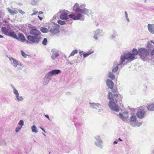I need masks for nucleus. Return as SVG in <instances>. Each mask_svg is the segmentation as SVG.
<instances>
[{"label": "nucleus", "instance_id": "nucleus-33", "mask_svg": "<svg viewBox=\"0 0 154 154\" xmlns=\"http://www.w3.org/2000/svg\"><path fill=\"white\" fill-rule=\"evenodd\" d=\"M14 93L16 95V96H18V95H19L18 91L15 88H14Z\"/></svg>", "mask_w": 154, "mask_h": 154}, {"label": "nucleus", "instance_id": "nucleus-35", "mask_svg": "<svg viewBox=\"0 0 154 154\" xmlns=\"http://www.w3.org/2000/svg\"><path fill=\"white\" fill-rule=\"evenodd\" d=\"M16 97L17 100H19L22 101L23 100V98L21 96L20 97L19 95H18V96H17Z\"/></svg>", "mask_w": 154, "mask_h": 154}, {"label": "nucleus", "instance_id": "nucleus-40", "mask_svg": "<svg viewBox=\"0 0 154 154\" xmlns=\"http://www.w3.org/2000/svg\"><path fill=\"white\" fill-rule=\"evenodd\" d=\"M151 56L154 58V50H152L151 52Z\"/></svg>", "mask_w": 154, "mask_h": 154}, {"label": "nucleus", "instance_id": "nucleus-29", "mask_svg": "<svg viewBox=\"0 0 154 154\" xmlns=\"http://www.w3.org/2000/svg\"><path fill=\"white\" fill-rule=\"evenodd\" d=\"M119 65L118 64L115 67H114L113 68V69H112V72H116L117 71V70H118V69L119 68L118 66Z\"/></svg>", "mask_w": 154, "mask_h": 154}, {"label": "nucleus", "instance_id": "nucleus-45", "mask_svg": "<svg viewBox=\"0 0 154 154\" xmlns=\"http://www.w3.org/2000/svg\"><path fill=\"white\" fill-rule=\"evenodd\" d=\"M94 37L96 39H97V37L96 35H95L94 36Z\"/></svg>", "mask_w": 154, "mask_h": 154}, {"label": "nucleus", "instance_id": "nucleus-53", "mask_svg": "<svg viewBox=\"0 0 154 154\" xmlns=\"http://www.w3.org/2000/svg\"><path fill=\"white\" fill-rule=\"evenodd\" d=\"M151 43H153V44L154 45V42H153L152 41H151Z\"/></svg>", "mask_w": 154, "mask_h": 154}, {"label": "nucleus", "instance_id": "nucleus-13", "mask_svg": "<svg viewBox=\"0 0 154 154\" xmlns=\"http://www.w3.org/2000/svg\"><path fill=\"white\" fill-rule=\"evenodd\" d=\"M73 9H74L76 11L79 12L81 13H83L84 12L83 10L79 8V6L76 4H75L74 6Z\"/></svg>", "mask_w": 154, "mask_h": 154}, {"label": "nucleus", "instance_id": "nucleus-3", "mask_svg": "<svg viewBox=\"0 0 154 154\" xmlns=\"http://www.w3.org/2000/svg\"><path fill=\"white\" fill-rule=\"evenodd\" d=\"M59 26L58 24H56V25L49 28V32L52 34H55L59 32Z\"/></svg>", "mask_w": 154, "mask_h": 154}, {"label": "nucleus", "instance_id": "nucleus-6", "mask_svg": "<svg viewBox=\"0 0 154 154\" xmlns=\"http://www.w3.org/2000/svg\"><path fill=\"white\" fill-rule=\"evenodd\" d=\"M126 59L131 62L135 59V57L129 52L125 54Z\"/></svg>", "mask_w": 154, "mask_h": 154}, {"label": "nucleus", "instance_id": "nucleus-17", "mask_svg": "<svg viewBox=\"0 0 154 154\" xmlns=\"http://www.w3.org/2000/svg\"><path fill=\"white\" fill-rule=\"evenodd\" d=\"M132 54L135 57V56L137 55L138 54H139L138 51L135 48H134L132 51Z\"/></svg>", "mask_w": 154, "mask_h": 154}, {"label": "nucleus", "instance_id": "nucleus-9", "mask_svg": "<svg viewBox=\"0 0 154 154\" xmlns=\"http://www.w3.org/2000/svg\"><path fill=\"white\" fill-rule=\"evenodd\" d=\"M61 72L60 70L59 69L53 70L48 72L47 75L46 76H47L48 77L50 76H51L53 75L57 74L60 73Z\"/></svg>", "mask_w": 154, "mask_h": 154}, {"label": "nucleus", "instance_id": "nucleus-28", "mask_svg": "<svg viewBox=\"0 0 154 154\" xmlns=\"http://www.w3.org/2000/svg\"><path fill=\"white\" fill-rule=\"evenodd\" d=\"M8 30V29L6 28L5 27H2L1 28L2 31L5 34L6 33H7L6 32H7Z\"/></svg>", "mask_w": 154, "mask_h": 154}, {"label": "nucleus", "instance_id": "nucleus-38", "mask_svg": "<svg viewBox=\"0 0 154 154\" xmlns=\"http://www.w3.org/2000/svg\"><path fill=\"white\" fill-rule=\"evenodd\" d=\"M22 126L20 127H17L16 128L15 131L16 133L18 132L21 128Z\"/></svg>", "mask_w": 154, "mask_h": 154}, {"label": "nucleus", "instance_id": "nucleus-44", "mask_svg": "<svg viewBox=\"0 0 154 154\" xmlns=\"http://www.w3.org/2000/svg\"><path fill=\"white\" fill-rule=\"evenodd\" d=\"M45 116L49 120H50V119L49 116L48 115H45Z\"/></svg>", "mask_w": 154, "mask_h": 154}, {"label": "nucleus", "instance_id": "nucleus-48", "mask_svg": "<svg viewBox=\"0 0 154 154\" xmlns=\"http://www.w3.org/2000/svg\"><path fill=\"white\" fill-rule=\"evenodd\" d=\"M125 13L126 17H128V14H127V12H125Z\"/></svg>", "mask_w": 154, "mask_h": 154}, {"label": "nucleus", "instance_id": "nucleus-42", "mask_svg": "<svg viewBox=\"0 0 154 154\" xmlns=\"http://www.w3.org/2000/svg\"><path fill=\"white\" fill-rule=\"evenodd\" d=\"M19 12L22 13V14H23L24 13H25L22 10H20L19 11Z\"/></svg>", "mask_w": 154, "mask_h": 154}, {"label": "nucleus", "instance_id": "nucleus-15", "mask_svg": "<svg viewBox=\"0 0 154 154\" xmlns=\"http://www.w3.org/2000/svg\"><path fill=\"white\" fill-rule=\"evenodd\" d=\"M19 38L21 41L23 42L25 40V38L23 34L22 33H19L18 34Z\"/></svg>", "mask_w": 154, "mask_h": 154}, {"label": "nucleus", "instance_id": "nucleus-22", "mask_svg": "<svg viewBox=\"0 0 154 154\" xmlns=\"http://www.w3.org/2000/svg\"><path fill=\"white\" fill-rule=\"evenodd\" d=\"M109 77L111 79L113 80L115 79V76L111 72H110L109 74Z\"/></svg>", "mask_w": 154, "mask_h": 154}, {"label": "nucleus", "instance_id": "nucleus-37", "mask_svg": "<svg viewBox=\"0 0 154 154\" xmlns=\"http://www.w3.org/2000/svg\"><path fill=\"white\" fill-rule=\"evenodd\" d=\"M23 121L22 120H20L18 123V124L21 125V126L23 125Z\"/></svg>", "mask_w": 154, "mask_h": 154}, {"label": "nucleus", "instance_id": "nucleus-20", "mask_svg": "<svg viewBox=\"0 0 154 154\" xmlns=\"http://www.w3.org/2000/svg\"><path fill=\"white\" fill-rule=\"evenodd\" d=\"M137 118L135 115H132L130 118V122H135Z\"/></svg>", "mask_w": 154, "mask_h": 154}, {"label": "nucleus", "instance_id": "nucleus-43", "mask_svg": "<svg viewBox=\"0 0 154 154\" xmlns=\"http://www.w3.org/2000/svg\"><path fill=\"white\" fill-rule=\"evenodd\" d=\"M38 17L39 18L40 20H42L43 19V18L42 17H40L39 16H38Z\"/></svg>", "mask_w": 154, "mask_h": 154}, {"label": "nucleus", "instance_id": "nucleus-52", "mask_svg": "<svg viewBox=\"0 0 154 154\" xmlns=\"http://www.w3.org/2000/svg\"><path fill=\"white\" fill-rule=\"evenodd\" d=\"M141 124V123H139V125H138V126H139Z\"/></svg>", "mask_w": 154, "mask_h": 154}, {"label": "nucleus", "instance_id": "nucleus-11", "mask_svg": "<svg viewBox=\"0 0 154 154\" xmlns=\"http://www.w3.org/2000/svg\"><path fill=\"white\" fill-rule=\"evenodd\" d=\"M106 84L107 86L110 89H112L114 87V83L112 81L107 79L106 81Z\"/></svg>", "mask_w": 154, "mask_h": 154}, {"label": "nucleus", "instance_id": "nucleus-46", "mask_svg": "<svg viewBox=\"0 0 154 154\" xmlns=\"http://www.w3.org/2000/svg\"><path fill=\"white\" fill-rule=\"evenodd\" d=\"M43 12H42V11H39V12H38V14H43Z\"/></svg>", "mask_w": 154, "mask_h": 154}, {"label": "nucleus", "instance_id": "nucleus-1", "mask_svg": "<svg viewBox=\"0 0 154 154\" xmlns=\"http://www.w3.org/2000/svg\"><path fill=\"white\" fill-rule=\"evenodd\" d=\"M108 99L109 100V106L112 110L116 112H118L119 109V106L116 103L118 101H122V97L119 94H112L109 92L107 95Z\"/></svg>", "mask_w": 154, "mask_h": 154}, {"label": "nucleus", "instance_id": "nucleus-50", "mask_svg": "<svg viewBox=\"0 0 154 154\" xmlns=\"http://www.w3.org/2000/svg\"><path fill=\"white\" fill-rule=\"evenodd\" d=\"M119 140L121 141H122V140L120 138H119Z\"/></svg>", "mask_w": 154, "mask_h": 154}, {"label": "nucleus", "instance_id": "nucleus-27", "mask_svg": "<svg viewBox=\"0 0 154 154\" xmlns=\"http://www.w3.org/2000/svg\"><path fill=\"white\" fill-rule=\"evenodd\" d=\"M78 53V51L77 50H75L73 51L71 53L69 57L73 56H74L75 54Z\"/></svg>", "mask_w": 154, "mask_h": 154}, {"label": "nucleus", "instance_id": "nucleus-31", "mask_svg": "<svg viewBox=\"0 0 154 154\" xmlns=\"http://www.w3.org/2000/svg\"><path fill=\"white\" fill-rule=\"evenodd\" d=\"M57 23L61 25H64L66 24V22L63 21H62L61 20H58L57 22Z\"/></svg>", "mask_w": 154, "mask_h": 154}, {"label": "nucleus", "instance_id": "nucleus-30", "mask_svg": "<svg viewBox=\"0 0 154 154\" xmlns=\"http://www.w3.org/2000/svg\"><path fill=\"white\" fill-rule=\"evenodd\" d=\"M92 53H93V51H89L87 53L84 54H83V56L84 57H85L89 56V55L91 54Z\"/></svg>", "mask_w": 154, "mask_h": 154}, {"label": "nucleus", "instance_id": "nucleus-49", "mask_svg": "<svg viewBox=\"0 0 154 154\" xmlns=\"http://www.w3.org/2000/svg\"><path fill=\"white\" fill-rule=\"evenodd\" d=\"M41 128L44 132H45L44 130L42 128Z\"/></svg>", "mask_w": 154, "mask_h": 154}, {"label": "nucleus", "instance_id": "nucleus-34", "mask_svg": "<svg viewBox=\"0 0 154 154\" xmlns=\"http://www.w3.org/2000/svg\"><path fill=\"white\" fill-rule=\"evenodd\" d=\"M112 92L113 93H116L118 92V89L117 88H113L112 89H111Z\"/></svg>", "mask_w": 154, "mask_h": 154}, {"label": "nucleus", "instance_id": "nucleus-14", "mask_svg": "<svg viewBox=\"0 0 154 154\" xmlns=\"http://www.w3.org/2000/svg\"><path fill=\"white\" fill-rule=\"evenodd\" d=\"M60 18L62 20H66L67 19V15L66 13H63L61 14L60 15Z\"/></svg>", "mask_w": 154, "mask_h": 154}, {"label": "nucleus", "instance_id": "nucleus-12", "mask_svg": "<svg viewBox=\"0 0 154 154\" xmlns=\"http://www.w3.org/2000/svg\"><path fill=\"white\" fill-rule=\"evenodd\" d=\"M148 29L149 32L152 33H154V25L148 24Z\"/></svg>", "mask_w": 154, "mask_h": 154}, {"label": "nucleus", "instance_id": "nucleus-39", "mask_svg": "<svg viewBox=\"0 0 154 154\" xmlns=\"http://www.w3.org/2000/svg\"><path fill=\"white\" fill-rule=\"evenodd\" d=\"M38 13V11H33V13L31 14V16H33L34 15H35L37 14Z\"/></svg>", "mask_w": 154, "mask_h": 154}, {"label": "nucleus", "instance_id": "nucleus-2", "mask_svg": "<svg viewBox=\"0 0 154 154\" xmlns=\"http://www.w3.org/2000/svg\"><path fill=\"white\" fill-rule=\"evenodd\" d=\"M30 29L29 34L31 35H29L27 37V39L32 43L38 44L41 39V37L39 36L41 34L40 31L37 29V27L31 26L30 27Z\"/></svg>", "mask_w": 154, "mask_h": 154}, {"label": "nucleus", "instance_id": "nucleus-23", "mask_svg": "<svg viewBox=\"0 0 154 154\" xmlns=\"http://www.w3.org/2000/svg\"><path fill=\"white\" fill-rule=\"evenodd\" d=\"M59 56V54L57 53H54L51 57V58L52 60H54L57 57Z\"/></svg>", "mask_w": 154, "mask_h": 154}, {"label": "nucleus", "instance_id": "nucleus-10", "mask_svg": "<svg viewBox=\"0 0 154 154\" xmlns=\"http://www.w3.org/2000/svg\"><path fill=\"white\" fill-rule=\"evenodd\" d=\"M82 15L81 14H78L77 15L70 14L69 15V17L74 20H79L82 17Z\"/></svg>", "mask_w": 154, "mask_h": 154}, {"label": "nucleus", "instance_id": "nucleus-21", "mask_svg": "<svg viewBox=\"0 0 154 154\" xmlns=\"http://www.w3.org/2000/svg\"><path fill=\"white\" fill-rule=\"evenodd\" d=\"M8 11L9 13L13 15H14L15 14H17V13L18 12L16 10H14V11H13L10 9H8Z\"/></svg>", "mask_w": 154, "mask_h": 154}, {"label": "nucleus", "instance_id": "nucleus-24", "mask_svg": "<svg viewBox=\"0 0 154 154\" xmlns=\"http://www.w3.org/2000/svg\"><path fill=\"white\" fill-rule=\"evenodd\" d=\"M126 59L125 55L124 54V56H122L121 57V64H122L125 61Z\"/></svg>", "mask_w": 154, "mask_h": 154}, {"label": "nucleus", "instance_id": "nucleus-47", "mask_svg": "<svg viewBox=\"0 0 154 154\" xmlns=\"http://www.w3.org/2000/svg\"><path fill=\"white\" fill-rule=\"evenodd\" d=\"M118 143V141H115L113 143L114 144H117Z\"/></svg>", "mask_w": 154, "mask_h": 154}, {"label": "nucleus", "instance_id": "nucleus-41", "mask_svg": "<svg viewBox=\"0 0 154 154\" xmlns=\"http://www.w3.org/2000/svg\"><path fill=\"white\" fill-rule=\"evenodd\" d=\"M23 66H22V65H20V67H18V68H17V69L18 70H21L23 68Z\"/></svg>", "mask_w": 154, "mask_h": 154}, {"label": "nucleus", "instance_id": "nucleus-26", "mask_svg": "<svg viewBox=\"0 0 154 154\" xmlns=\"http://www.w3.org/2000/svg\"><path fill=\"white\" fill-rule=\"evenodd\" d=\"M41 31L43 33H46L48 32V29L46 28L42 27L41 29Z\"/></svg>", "mask_w": 154, "mask_h": 154}, {"label": "nucleus", "instance_id": "nucleus-5", "mask_svg": "<svg viewBox=\"0 0 154 154\" xmlns=\"http://www.w3.org/2000/svg\"><path fill=\"white\" fill-rule=\"evenodd\" d=\"M145 111L144 109H140L138 110L136 113L137 117L139 118L142 119L145 116Z\"/></svg>", "mask_w": 154, "mask_h": 154}, {"label": "nucleus", "instance_id": "nucleus-18", "mask_svg": "<svg viewBox=\"0 0 154 154\" xmlns=\"http://www.w3.org/2000/svg\"><path fill=\"white\" fill-rule=\"evenodd\" d=\"M147 109L150 111L154 110V103L149 105L147 107Z\"/></svg>", "mask_w": 154, "mask_h": 154}, {"label": "nucleus", "instance_id": "nucleus-8", "mask_svg": "<svg viewBox=\"0 0 154 154\" xmlns=\"http://www.w3.org/2000/svg\"><path fill=\"white\" fill-rule=\"evenodd\" d=\"M119 117L123 121L126 120L128 117V112H123L119 114Z\"/></svg>", "mask_w": 154, "mask_h": 154}, {"label": "nucleus", "instance_id": "nucleus-32", "mask_svg": "<svg viewBox=\"0 0 154 154\" xmlns=\"http://www.w3.org/2000/svg\"><path fill=\"white\" fill-rule=\"evenodd\" d=\"M47 40L46 38H44L42 41V43L44 45H46L47 44Z\"/></svg>", "mask_w": 154, "mask_h": 154}, {"label": "nucleus", "instance_id": "nucleus-51", "mask_svg": "<svg viewBox=\"0 0 154 154\" xmlns=\"http://www.w3.org/2000/svg\"><path fill=\"white\" fill-rule=\"evenodd\" d=\"M3 38V36L2 35H0V38Z\"/></svg>", "mask_w": 154, "mask_h": 154}, {"label": "nucleus", "instance_id": "nucleus-19", "mask_svg": "<svg viewBox=\"0 0 154 154\" xmlns=\"http://www.w3.org/2000/svg\"><path fill=\"white\" fill-rule=\"evenodd\" d=\"M12 59L13 60V63L14 67H17V65H19L18 62L16 60L13 58H12Z\"/></svg>", "mask_w": 154, "mask_h": 154}, {"label": "nucleus", "instance_id": "nucleus-7", "mask_svg": "<svg viewBox=\"0 0 154 154\" xmlns=\"http://www.w3.org/2000/svg\"><path fill=\"white\" fill-rule=\"evenodd\" d=\"M6 33L5 34V35L17 39V35L14 31H11V29H8Z\"/></svg>", "mask_w": 154, "mask_h": 154}, {"label": "nucleus", "instance_id": "nucleus-54", "mask_svg": "<svg viewBox=\"0 0 154 154\" xmlns=\"http://www.w3.org/2000/svg\"><path fill=\"white\" fill-rule=\"evenodd\" d=\"M82 52H79V54H81V53H82Z\"/></svg>", "mask_w": 154, "mask_h": 154}, {"label": "nucleus", "instance_id": "nucleus-4", "mask_svg": "<svg viewBox=\"0 0 154 154\" xmlns=\"http://www.w3.org/2000/svg\"><path fill=\"white\" fill-rule=\"evenodd\" d=\"M139 54L142 58L144 57L149 54L147 50L145 48H141L138 50Z\"/></svg>", "mask_w": 154, "mask_h": 154}, {"label": "nucleus", "instance_id": "nucleus-36", "mask_svg": "<svg viewBox=\"0 0 154 154\" xmlns=\"http://www.w3.org/2000/svg\"><path fill=\"white\" fill-rule=\"evenodd\" d=\"M21 54L23 57H26L27 56V55L23 51H21Z\"/></svg>", "mask_w": 154, "mask_h": 154}, {"label": "nucleus", "instance_id": "nucleus-25", "mask_svg": "<svg viewBox=\"0 0 154 154\" xmlns=\"http://www.w3.org/2000/svg\"><path fill=\"white\" fill-rule=\"evenodd\" d=\"M32 132H34L35 133H36L38 132L37 130L36 129V127L34 125H33L32 127Z\"/></svg>", "mask_w": 154, "mask_h": 154}, {"label": "nucleus", "instance_id": "nucleus-16", "mask_svg": "<svg viewBox=\"0 0 154 154\" xmlns=\"http://www.w3.org/2000/svg\"><path fill=\"white\" fill-rule=\"evenodd\" d=\"M90 104L91 107L92 108H95L97 109V107H99V106H100L99 104H96L95 103H91Z\"/></svg>", "mask_w": 154, "mask_h": 154}]
</instances>
